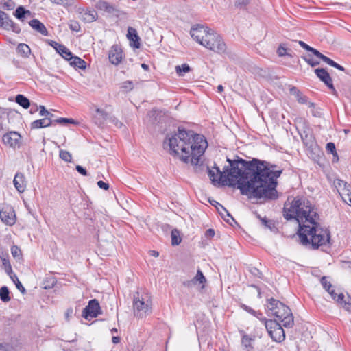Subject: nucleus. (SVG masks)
<instances>
[{
    "label": "nucleus",
    "mask_w": 351,
    "mask_h": 351,
    "mask_svg": "<svg viewBox=\"0 0 351 351\" xmlns=\"http://www.w3.org/2000/svg\"><path fill=\"white\" fill-rule=\"evenodd\" d=\"M345 183H346V182H343V181H342V180H337V181H335V186H339V187H341L342 185H343V186H344V184H345Z\"/></svg>",
    "instance_id": "338daca9"
},
{
    "label": "nucleus",
    "mask_w": 351,
    "mask_h": 351,
    "mask_svg": "<svg viewBox=\"0 0 351 351\" xmlns=\"http://www.w3.org/2000/svg\"><path fill=\"white\" fill-rule=\"evenodd\" d=\"M53 122H56L59 124H67V123H75L76 121L73 119H69V118H59L53 121Z\"/></svg>",
    "instance_id": "37998d69"
},
{
    "label": "nucleus",
    "mask_w": 351,
    "mask_h": 351,
    "mask_svg": "<svg viewBox=\"0 0 351 351\" xmlns=\"http://www.w3.org/2000/svg\"><path fill=\"white\" fill-rule=\"evenodd\" d=\"M341 195L342 196V199L345 202L349 205H351V186L348 185L347 183L344 184V187L342 189Z\"/></svg>",
    "instance_id": "c85d7f7f"
},
{
    "label": "nucleus",
    "mask_w": 351,
    "mask_h": 351,
    "mask_svg": "<svg viewBox=\"0 0 351 351\" xmlns=\"http://www.w3.org/2000/svg\"><path fill=\"white\" fill-rule=\"evenodd\" d=\"M267 308L271 313L274 315L282 323L285 328H291L293 326L294 320L291 309L280 302L274 298L267 300Z\"/></svg>",
    "instance_id": "20e7f679"
},
{
    "label": "nucleus",
    "mask_w": 351,
    "mask_h": 351,
    "mask_svg": "<svg viewBox=\"0 0 351 351\" xmlns=\"http://www.w3.org/2000/svg\"><path fill=\"white\" fill-rule=\"evenodd\" d=\"M13 282L15 284L16 288L22 293H25V289L24 288V287L23 286V285L21 283V282L19 280L18 278L16 277V278H13V279H11Z\"/></svg>",
    "instance_id": "09e8293b"
},
{
    "label": "nucleus",
    "mask_w": 351,
    "mask_h": 351,
    "mask_svg": "<svg viewBox=\"0 0 351 351\" xmlns=\"http://www.w3.org/2000/svg\"><path fill=\"white\" fill-rule=\"evenodd\" d=\"M0 27L6 30H12L15 33H20L21 28L10 19L8 14L0 10Z\"/></svg>",
    "instance_id": "f8f14e48"
},
{
    "label": "nucleus",
    "mask_w": 351,
    "mask_h": 351,
    "mask_svg": "<svg viewBox=\"0 0 351 351\" xmlns=\"http://www.w3.org/2000/svg\"><path fill=\"white\" fill-rule=\"evenodd\" d=\"M240 333L242 335L241 338V343L243 347L247 350V351H252L253 349V346H252V342L254 341V337H251L248 335L244 333L243 330L240 331Z\"/></svg>",
    "instance_id": "393cba45"
},
{
    "label": "nucleus",
    "mask_w": 351,
    "mask_h": 351,
    "mask_svg": "<svg viewBox=\"0 0 351 351\" xmlns=\"http://www.w3.org/2000/svg\"><path fill=\"white\" fill-rule=\"evenodd\" d=\"M320 283L326 291H329L330 288L333 287L332 285L328 281L326 276L322 277L320 279Z\"/></svg>",
    "instance_id": "a19ab883"
},
{
    "label": "nucleus",
    "mask_w": 351,
    "mask_h": 351,
    "mask_svg": "<svg viewBox=\"0 0 351 351\" xmlns=\"http://www.w3.org/2000/svg\"><path fill=\"white\" fill-rule=\"evenodd\" d=\"M108 58L112 64H119L122 60L121 49L117 45L112 46L109 51Z\"/></svg>",
    "instance_id": "f3484780"
},
{
    "label": "nucleus",
    "mask_w": 351,
    "mask_h": 351,
    "mask_svg": "<svg viewBox=\"0 0 351 351\" xmlns=\"http://www.w3.org/2000/svg\"><path fill=\"white\" fill-rule=\"evenodd\" d=\"M211 29L208 27H204L201 25H197L193 27L190 31L191 37L199 44L202 45L203 41L206 38L207 35Z\"/></svg>",
    "instance_id": "9b49d317"
},
{
    "label": "nucleus",
    "mask_w": 351,
    "mask_h": 351,
    "mask_svg": "<svg viewBox=\"0 0 351 351\" xmlns=\"http://www.w3.org/2000/svg\"><path fill=\"white\" fill-rule=\"evenodd\" d=\"M127 38L130 42H133V47L136 49H138L140 47V38L137 34L136 30L132 27H129L128 28Z\"/></svg>",
    "instance_id": "412c9836"
},
{
    "label": "nucleus",
    "mask_w": 351,
    "mask_h": 351,
    "mask_svg": "<svg viewBox=\"0 0 351 351\" xmlns=\"http://www.w3.org/2000/svg\"><path fill=\"white\" fill-rule=\"evenodd\" d=\"M60 158L66 161V162H71L72 156L70 152L66 150H60L59 154Z\"/></svg>",
    "instance_id": "ea45409f"
},
{
    "label": "nucleus",
    "mask_w": 351,
    "mask_h": 351,
    "mask_svg": "<svg viewBox=\"0 0 351 351\" xmlns=\"http://www.w3.org/2000/svg\"><path fill=\"white\" fill-rule=\"evenodd\" d=\"M242 307L247 312L250 313V314L253 315L255 317H258L257 314L261 315V313H260L259 311H256L254 309H252V308H250L245 304H243Z\"/></svg>",
    "instance_id": "3c124183"
},
{
    "label": "nucleus",
    "mask_w": 351,
    "mask_h": 351,
    "mask_svg": "<svg viewBox=\"0 0 351 351\" xmlns=\"http://www.w3.org/2000/svg\"><path fill=\"white\" fill-rule=\"evenodd\" d=\"M58 53L66 60L71 59L73 55L71 51L64 45H63V47L59 48Z\"/></svg>",
    "instance_id": "f704fd0d"
},
{
    "label": "nucleus",
    "mask_w": 351,
    "mask_h": 351,
    "mask_svg": "<svg viewBox=\"0 0 351 351\" xmlns=\"http://www.w3.org/2000/svg\"><path fill=\"white\" fill-rule=\"evenodd\" d=\"M209 50L218 53L226 51V45L222 38L217 32L210 30L202 45Z\"/></svg>",
    "instance_id": "39448f33"
},
{
    "label": "nucleus",
    "mask_w": 351,
    "mask_h": 351,
    "mask_svg": "<svg viewBox=\"0 0 351 351\" xmlns=\"http://www.w3.org/2000/svg\"><path fill=\"white\" fill-rule=\"evenodd\" d=\"M134 313L138 317H143L152 313V302L149 298H145L143 296L140 298L139 293L136 292L134 295L133 300Z\"/></svg>",
    "instance_id": "423d86ee"
},
{
    "label": "nucleus",
    "mask_w": 351,
    "mask_h": 351,
    "mask_svg": "<svg viewBox=\"0 0 351 351\" xmlns=\"http://www.w3.org/2000/svg\"><path fill=\"white\" fill-rule=\"evenodd\" d=\"M326 149L327 152L332 154L333 155V156L337 157V153L336 152L335 145L333 143H332V142L328 143L326 144Z\"/></svg>",
    "instance_id": "c03bdc74"
},
{
    "label": "nucleus",
    "mask_w": 351,
    "mask_h": 351,
    "mask_svg": "<svg viewBox=\"0 0 351 351\" xmlns=\"http://www.w3.org/2000/svg\"><path fill=\"white\" fill-rule=\"evenodd\" d=\"M69 27L72 31L78 32L80 29V25L77 22H72L69 24Z\"/></svg>",
    "instance_id": "6e6d98bb"
},
{
    "label": "nucleus",
    "mask_w": 351,
    "mask_h": 351,
    "mask_svg": "<svg viewBox=\"0 0 351 351\" xmlns=\"http://www.w3.org/2000/svg\"><path fill=\"white\" fill-rule=\"evenodd\" d=\"M170 153L178 156L185 163L191 162L195 167L203 164L202 156L208 147V143L202 135L192 130L179 128L178 132L167 138Z\"/></svg>",
    "instance_id": "7ed1b4c3"
},
{
    "label": "nucleus",
    "mask_w": 351,
    "mask_h": 351,
    "mask_svg": "<svg viewBox=\"0 0 351 351\" xmlns=\"http://www.w3.org/2000/svg\"><path fill=\"white\" fill-rule=\"evenodd\" d=\"M302 58L306 62H307L312 67H314L319 64V61L313 59L311 55L304 56H302Z\"/></svg>",
    "instance_id": "58836bf2"
},
{
    "label": "nucleus",
    "mask_w": 351,
    "mask_h": 351,
    "mask_svg": "<svg viewBox=\"0 0 351 351\" xmlns=\"http://www.w3.org/2000/svg\"><path fill=\"white\" fill-rule=\"evenodd\" d=\"M287 51H291V49L286 48L284 44H280L278 48L277 53L279 56L282 57L286 56Z\"/></svg>",
    "instance_id": "49530a36"
},
{
    "label": "nucleus",
    "mask_w": 351,
    "mask_h": 351,
    "mask_svg": "<svg viewBox=\"0 0 351 351\" xmlns=\"http://www.w3.org/2000/svg\"><path fill=\"white\" fill-rule=\"evenodd\" d=\"M310 52L313 53V54H314L317 58L322 60L325 62H326L328 59L329 58L327 56L321 53L318 50H317L313 47H311Z\"/></svg>",
    "instance_id": "79ce46f5"
},
{
    "label": "nucleus",
    "mask_w": 351,
    "mask_h": 351,
    "mask_svg": "<svg viewBox=\"0 0 351 351\" xmlns=\"http://www.w3.org/2000/svg\"><path fill=\"white\" fill-rule=\"evenodd\" d=\"M72 313H73V309L72 308L67 309L66 313V318H68Z\"/></svg>",
    "instance_id": "774afa93"
},
{
    "label": "nucleus",
    "mask_w": 351,
    "mask_h": 351,
    "mask_svg": "<svg viewBox=\"0 0 351 351\" xmlns=\"http://www.w3.org/2000/svg\"><path fill=\"white\" fill-rule=\"evenodd\" d=\"M101 313L100 305L96 299L90 300L82 311V316L86 319L97 317Z\"/></svg>",
    "instance_id": "6e6552de"
},
{
    "label": "nucleus",
    "mask_w": 351,
    "mask_h": 351,
    "mask_svg": "<svg viewBox=\"0 0 351 351\" xmlns=\"http://www.w3.org/2000/svg\"><path fill=\"white\" fill-rule=\"evenodd\" d=\"M283 216L287 220L295 219L298 223V235L303 245H311L313 249L330 245V234L317 222L319 216L311 202L297 196L285 203Z\"/></svg>",
    "instance_id": "f03ea898"
},
{
    "label": "nucleus",
    "mask_w": 351,
    "mask_h": 351,
    "mask_svg": "<svg viewBox=\"0 0 351 351\" xmlns=\"http://www.w3.org/2000/svg\"><path fill=\"white\" fill-rule=\"evenodd\" d=\"M312 114L315 117H321V115H322L319 109H315V108L312 110Z\"/></svg>",
    "instance_id": "0e129e2a"
},
{
    "label": "nucleus",
    "mask_w": 351,
    "mask_h": 351,
    "mask_svg": "<svg viewBox=\"0 0 351 351\" xmlns=\"http://www.w3.org/2000/svg\"><path fill=\"white\" fill-rule=\"evenodd\" d=\"M17 51L24 57H28L31 50L29 47L25 43H20L17 47Z\"/></svg>",
    "instance_id": "7c9ffc66"
},
{
    "label": "nucleus",
    "mask_w": 351,
    "mask_h": 351,
    "mask_svg": "<svg viewBox=\"0 0 351 351\" xmlns=\"http://www.w3.org/2000/svg\"><path fill=\"white\" fill-rule=\"evenodd\" d=\"M197 281L195 280V277H194L191 280H188V281L184 282L183 285L185 287H191L195 286V285H197Z\"/></svg>",
    "instance_id": "5fc2aeb1"
},
{
    "label": "nucleus",
    "mask_w": 351,
    "mask_h": 351,
    "mask_svg": "<svg viewBox=\"0 0 351 351\" xmlns=\"http://www.w3.org/2000/svg\"><path fill=\"white\" fill-rule=\"evenodd\" d=\"M205 236L207 238H212L215 236V230L212 228L208 229L205 232Z\"/></svg>",
    "instance_id": "680f3d73"
},
{
    "label": "nucleus",
    "mask_w": 351,
    "mask_h": 351,
    "mask_svg": "<svg viewBox=\"0 0 351 351\" xmlns=\"http://www.w3.org/2000/svg\"><path fill=\"white\" fill-rule=\"evenodd\" d=\"M96 8L98 10L104 11L111 14H117L119 12V10L114 5L104 0H99L98 2H97Z\"/></svg>",
    "instance_id": "6ab92c4d"
},
{
    "label": "nucleus",
    "mask_w": 351,
    "mask_h": 351,
    "mask_svg": "<svg viewBox=\"0 0 351 351\" xmlns=\"http://www.w3.org/2000/svg\"><path fill=\"white\" fill-rule=\"evenodd\" d=\"M1 259L2 262V266L5 273L10 276V279L16 278V275L12 271V266L8 258V254H2L1 256Z\"/></svg>",
    "instance_id": "aec40b11"
},
{
    "label": "nucleus",
    "mask_w": 351,
    "mask_h": 351,
    "mask_svg": "<svg viewBox=\"0 0 351 351\" xmlns=\"http://www.w3.org/2000/svg\"><path fill=\"white\" fill-rule=\"evenodd\" d=\"M195 280H197L199 284H203L206 282V278L203 275V273L201 270H198L196 276H195Z\"/></svg>",
    "instance_id": "de8ad7c7"
},
{
    "label": "nucleus",
    "mask_w": 351,
    "mask_h": 351,
    "mask_svg": "<svg viewBox=\"0 0 351 351\" xmlns=\"http://www.w3.org/2000/svg\"><path fill=\"white\" fill-rule=\"evenodd\" d=\"M53 121H50L49 118H43L33 121L31 123L32 129H39L45 127L50 126L53 123Z\"/></svg>",
    "instance_id": "b1692460"
},
{
    "label": "nucleus",
    "mask_w": 351,
    "mask_h": 351,
    "mask_svg": "<svg viewBox=\"0 0 351 351\" xmlns=\"http://www.w3.org/2000/svg\"><path fill=\"white\" fill-rule=\"evenodd\" d=\"M0 5L7 10H12L15 7V3L12 0H0Z\"/></svg>",
    "instance_id": "4c0bfd02"
},
{
    "label": "nucleus",
    "mask_w": 351,
    "mask_h": 351,
    "mask_svg": "<svg viewBox=\"0 0 351 351\" xmlns=\"http://www.w3.org/2000/svg\"><path fill=\"white\" fill-rule=\"evenodd\" d=\"M264 322L265 327L273 339L276 342H282L285 339V331L282 326L276 320L267 319L264 318L262 319Z\"/></svg>",
    "instance_id": "0eeeda50"
},
{
    "label": "nucleus",
    "mask_w": 351,
    "mask_h": 351,
    "mask_svg": "<svg viewBox=\"0 0 351 351\" xmlns=\"http://www.w3.org/2000/svg\"><path fill=\"white\" fill-rule=\"evenodd\" d=\"M11 253L14 258H20L22 255L21 249L16 245L12 247Z\"/></svg>",
    "instance_id": "a18cd8bd"
},
{
    "label": "nucleus",
    "mask_w": 351,
    "mask_h": 351,
    "mask_svg": "<svg viewBox=\"0 0 351 351\" xmlns=\"http://www.w3.org/2000/svg\"><path fill=\"white\" fill-rule=\"evenodd\" d=\"M328 64L330 65L331 66H333L340 71H344V68L341 66L340 64H337V62H335V61H333L332 60H331L330 58H328L327 62H326Z\"/></svg>",
    "instance_id": "8fccbe9b"
},
{
    "label": "nucleus",
    "mask_w": 351,
    "mask_h": 351,
    "mask_svg": "<svg viewBox=\"0 0 351 351\" xmlns=\"http://www.w3.org/2000/svg\"><path fill=\"white\" fill-rule=\"evenodd\" d=\"M15 101L25 109L30 106L29 100L23 95L19 94L15 97Z\"/></svg>",
    "instance_id": "c756f323"
},
{
    "label": "nucleus",
    "mask_w": 351,
    "mask_h": 351,
    "mask_svg": "<svg viewBox=\"0 0 351 351\" xmlns=\"http://www.w3.org/2000/svg\"><path fill=\"white\" fill-rule=\"evenodd\" d=\"M249 2L250 0H237L235 5L237 7H244L247 5Z\"/></svg>",
    "instance_id": "13d9d810"
},
{
    "label": "nucleus",
    "mask_w": 351,
    "mask_h": 351,
    "mask_svg": "<svg viewBox=\"0 0 351 351\" xmlns=\"http://www.w3.org/2000/svg\"><path fill=\"white\" fill-rule=\"evenodd\" d=\"M229 166L221 171L215 167L216 173L207 167L209 178L213 184L222 183L223 185L235 186L241 193L254 198L276 199L278 197L277 179L282 172L276 169V165L253 158L247 161L239 156L231 160L227 158Z\"/></svg>",
    "instance_id": "f257e3e1"
},
{
    "label": "nucleus",
    "mask_w": 351,
    "mask_h": 351,
    "mask_svg": "<svg viewBox=\"0 0 351 351\" xmlns=\"http://www.w3.org/2000/svg\"><path fill=\"white\" fill-rule=\"evenodd\" d=\"M77 171L80 173L81 175L84 176H88V172L86 170V169H84L83 167H82L81 165H77L76 167H75Z\"/></svg>",
    "instance_id": "864d4df0"
},
{
    "label": "nucleus",
    "mask_w": 351,
    "mask_h": 351,
    "mask_svg": "<svg viewBox=\"0 0 351 351\" xmlns=\"http://www.w3.org/2000/svg\"><path fill=\"white\" fill-rule=\"evenodd\" d=\"M13 184L19 193H23L27 184L24 174L21 172L16 173L13 180Z\"/></svg>",
    "instance_id": "dca6fc26"
},
{
    "label": "nucleus",
    "mask_w": 351,
    "mask_h": 351,
    "mask_svg": "<svg viewBox=\"0 0 351 351\" xmlns=\"http://www.w3.org/2000/svg\"><path fill=\"white\" fill-rule=\"evenodd\" d=\"M250 271L251 274H253L254 276L258 278H261L262 273L257 268L252 267Z\"/></svg>",
    "instance_id": "bf43d9fd"
},
{
    "label": "nucleus",
    "mask_w": 351,
    "mask_h": 351,
    "mask_svg": "<svg viewBox=\"0 0 351 351\" xmlns=\"http://www.w3.org/2000/svg\"><path fill=\"white\" fill-rule=\"evenodd\" d=\"M209 202L217 208L219 215L227 223L231 224V221H234L232 215L221 204L216 200H210Z\"/></svg>",
    "instance_id": "2eb2a0df"
},
{
    "label": "nucleus",
    "mask_w": 351,
    "mask_h": 351,
    "mask_svg": "<svg viewBox=\"0 0 351 351\" xmlns=\"http://www.w3.org/2000/svg\"><path fill=\"white\" fill-rule=\"evenodd\" d=\"M120 341H121V339H120V337H119L114 336V337H112V343H114V344H117V343H119L120 342Z\"/></svg>",
    "instance_id": "69168bd1"
},
{
    "label": "nucleus",
    "mask_w": 351,
    "mask_h": 351,
    "mask_svg": "<svg viewBox=\"0 0 351 351\" xmlns=\"http://www.w3.org/2000/svg\"><path fill=\"white\" fill-rule=\"evenodd\" d=\"M332 298L345 311L351 313V296L348 294L346 298L343 293H336L335 289L330 292Z\"/></svg>",
    "instance_id": "9d476101"
},
{
    "label": "nucleus",
    "mask_w": 351,
    "mask_h": 351,
    "mask_svg": "<svg viewBox=\"0 0 351 351\" xmlns=\"http://www.w3.org/2000/svg\"><path fill=\"white\" fill-rule=\"evenodd\" d=\"M315 73L332 91L333 94H336L337 91L333 86L332 80L324 69H316Z\"/></svg>",
    "instance_id": "ddd939ff"
},
{
    "label": "nucleus",
    "mask_w": 351,
    "mask_h": 351,
    "mask_svg": "<svg viewBox=\"0 0 351 351\" xmlns=\"http://www.w3.org/2000/svg\"><path fill=\"white\" fill-rule=\"evenodd\" d=\"M258 218L261 220V223L265 228L273 230L275 228V224L273 221L267 219L266 217H261L259 215H257Z\"/></svg>",
    "instance_id": "c9c22d12"
},
{
    "label": "nucleus",
    "mask_w": 351,
    "mask_h": 351,
    "mask_svg": "<svg viewBox=\"0 0 351 351\" xmlns=\"http://www.w3.org/2000/svg\"><path fill=\"white\" fill-rule=\"evenodd\" d=\"M301 138L305 146L311 150H314L317 147V144L315 141V138L311 132L304 131L300 134Z\"/></svg>",
    "instance_id": "a211bd4d"
},
{
    "label": "nucleus",
    "mask_w": 351,
    "mask_h": 351,
    "mask_svg": "<svg viewBox=\"0 0 351 351\" xmlns=\"http://www.w3.org/2000/svg\"><path fill=\"white\" fill-rule=\"evenodd\" d=\"M47 43L50 46L53 47L57 52L58 51L60 47H63V45L59 44L57 42L51 40H48Z\"/></svg>",
    "instance_id": "603ef678"
},
{
    "label": "nucleus",
    "mask_w": 351,
    "mask_h": 351,
    "mask_svg": "<svg viewBox=\"0 0 351 351\" xmlns=\"http://www.w3.org/2000/svg\"><path fill=\"white\" fill-rule=\"evenodd\" d=\"M38 108L40 109L39 114L40 116L46 117L49 114V112L46 110L44 106H40Z\"/></svg>",
    "instance_id": "4d7b16f0"
},
{
    "label": "nucleus",
    "mask_w": 351,
    "mask_h": 351,
    "mask_svg": "<svg viewBox=\"0 0 351 351\" xmlns=\"http://www.w3.org/2000/svg\"><path fill=\"white\" fill-rule=\"evenodd\" d=\"M82 20L86 23H91L96 21L97 18V14L95 10H85L80 12Z\"/></svg>",
    "instance_id": "5701e85b"
},
{
    "label": "nucleus",
    "mask_w": 351,
    "mask_h": 351,
    "mask_svg": "<svg viewBox=\"0 0 351 351\" xmlns=\"http://www.w3.org/2000/svg\"><path fill=\"white\" fill-rule=\"evenodd\" d=\"M290 93L295 97L297 99V101L302 104H307L308 103V98L307 97L302 95V93L295 87L292 86L290 89Z\"/></svg>",
    "instance_id": "cd10ccee"
},
{
    "label": "nucleus",
    "mask_w": 351,
    "mask_h": 351,
    "mask_svg": "<svg viewBox=\"0 0 351 351\" xmlns=\"http://www.w3.org/2000/svg\"><path fill=\"white\" fill-rule=\"evenodd\" d=\"M171 237L172 245H178L181 243L182 239L178 230L174 229L171 231Z\"/></svg>",
    "instance_id": "72a5a7b5"
},
{
    "label": "nucleus",
    "mask_w": 351,
    "mask_h": 351,
    "mask_svg": "<svg viewBox=\"0 0 351 351\" xmlns=\"http://www.w3.org/2000/svg\"><path fill=\"white\" fill-rule=\"evenodd\" d=\"M29 25L35 30L40 33L43 36H47L48 31L43 23L38 19H32L29 22Z\"/></svg>",
    "instance_id": "4be33fe9"
},
{
    "label": "nucleus",
    "mask_w": 351,
    "mask_h": 351,
    "mask_svg": "<svg viewBox=\"0 0 351 351\" xmlns=\"http://www.w3.org/2000/svg\"><path fill=\"white\" fill-rule=\"evenodd\" d=\"M0 299L3 302H8L11 300L10 297V291L6 286H3L0 289Z\"/></svg>",
    "instance_id": "2f4dec72"
},
{
    "label": "nucleus",
    "mask_w": 351,
    "mask_h": 351,
    "mask_svg": "<svg viewBox=\"0 0 351 351\" xmlns=\"http://www.w3.org/2000/svg\"><path fill=\"white\" fill-rule=\"evenodd\" d=\"M97 185L100 189L108 190L109 189V184L101 180L97 182Z\"/></svg>",
    "instance_id": "052dcab7"
},
{
    "label": "nucleus",
    "mask_w": 351,
    "mask_h": 351,
    "mask_svg": "<svg viewBox=\"0 0 351 351\" xmlns=\"http://www.w3.org/2000/svg\"><path fill=\"white\" fill-rule=\"evenodd\" d=\"M299 45L302 47L304 48V49H306V51H310L311 49V47H310L309 45H308L307 44H306L303 41H301L300 40L298 42Z\"/></svg>",
    "instance_id": "e2e57ef3"
},
{
    "label": "nucleus",
    "mask_w": 351,
    "mask_h": 351,
    "mask_svg": "<svg viewBox=\"0 0 351 351\" xmlns=\"http://www.w3.org/2000/svg\"><path fill=\"white\" fill-rule=\"evenodd\" d=\"M0 218L1 221L8 226H13L16 221L14 208L8 205H4L0 208Z\"/></svg>",
    "instance_id": "1a4fd4ad"
},
{
    "label": "nucleus",
    "mask_w": 351,
    "mask_h": 351,
    "mask_svg": "<svg viewBox=\"0 0 351 351\" xmlns=\"http://www.w3.org/2000/svg\"><path fill=\"white\" fill-rule=\"evenodd\" d=\"M191 70L190 66L187 64H182L176 66V71L180 76H182L184 73H188Z\"/></svg>",
    "instance_id": "e433bc0d"
},
{
    "label": "nucleus",
    "mask_w": 351,
    "mask_h": 351,
    "mask_svg": "<svg viewBox=\"0 0 351 351\" xmlns=\"http://www.w3.org/2000/svg\"><path fill=\"white\" fill-rule=\"evenodd\" d=\"M68 61H69L70 65L74 68H77L80 69H86V62L77 56H73L72 55L71 59H69Z\"/></svg>",
    "instance_id": "a878e982"
},
{
    "label": "nucleus",
    "mask_w": 351,
    "mask_h": 351,
    "mask_svg": "<svg viewBox=\"0 0 351 351\" xmlns=\"http://www.w3.org/2000/svg\"><path fill=\"white\" fill-rule=\"evenodd\" d=\"M21 135L16 132H10L3 136L2 141L5 145L11 147H19Z\"/></svg>",
    "instance_id": "4468645a"
},
{
    "label": "nucleus",
    "mask_w": 351,
    "mask_h": 351,
    "mask_svg": "<svg viewBox=\"0 0 351 351\" xmlns=\"http://www.w3.org/2000/svg\"><path fill=\"white\" fill-rule=\"evenodd\" d=\"M96 114L94 115L93 119L97 125H101L104 123V121L107 119L108 114L100 108H97Z\"/></svg>",
    "instance_id": "bb28decb"
},
{
    "label": "nucleus",
    "mask_w": 351,
    "mask_h": 351,
    "mask_svg": "<svg viewBox=\"0 0 351 351\" xmlns=\"http://www.w3.org/2000/svg\"><path fill=\"white\" fill-rule=\"evenodd\" d=\"M26 14H30V12L29 10H25L24 7L21 5L16 8L14 13V15L18 19L23 21Z\"/></svg>",
    "instance_id": "473e14b6"
}]
</instances>
